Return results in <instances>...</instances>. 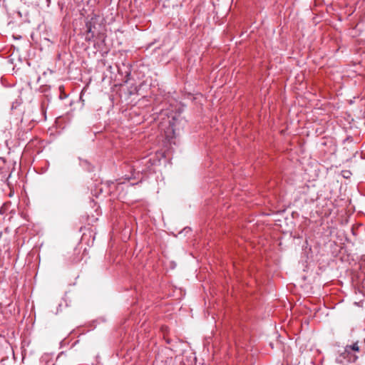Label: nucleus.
Returning a JSON list of instances; mask_svg holds the SVG:
<instances>
[{"mask_svg":"<svg viewBox=\"0 0 365 365\" xmlns=\"http://www.w3.org/2000/svg\"><path fill=\"white\" fill-rule=\"evenodd\" d=\"M86 233H84V234H83V237H82V239H83V240L84 239V237H86Z\"/></svg>","mask_w":365,"mask_h":365,"instance_id":"obj_3","label":"nucleus"},{"mask_svg":"<svg viewBox=\"0 0 365 365\" xmlns=\"http://www.w3.org/2000/svg\"><path fill=\"white\" fill-rule=\"evenodd\" d=\"M86 31L85 34V39L87 41H91L95 36V26L91 21H88L86 24Z\"/></svg>","mask_w":365,"mask_h":365,"instance_id":"obj_1","label":"nucleus"},{"mask_svg":"<svg viewBox=\"0 0 365 365\" xmlns=\"http://www.w3.org/2000/svg\"><path fill=\"white\" fill-rule=\"evenodd\" d=\"M353 350L355 351H359V346H358L357 343L354 344L352 346H346V347L344 349V352L341 353V356L345 358L346 355L349 354V351Z\"/></svg>","mask_w":365,"mask_h":365,"instance_id":"obj_2","label":"nucleus"}]
</instances>
